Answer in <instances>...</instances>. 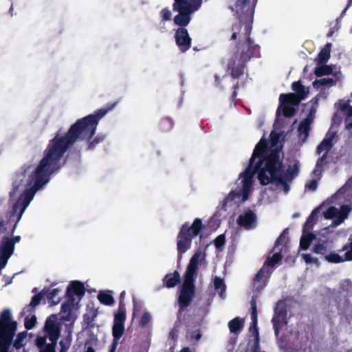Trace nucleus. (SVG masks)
I'll return each mask as SVG.
<instances>
[{"mask_svg":"<svg viewBox=\"0 0 352 352\" xmlns=\"http://www.w3.org/2000/svg\"><path fill=\"white\" fill-rule=\"evenodd\" d=\"M77 131L74 127L72 128L65 137L56 136L49 141L44 150L43 157L27 180V186L29 188L23 190L13 206L12 209L16 212L20 207L19 215L21 217L33 199L36 192L48 183L50 176L63 166L65 163V160L62 162L63 158L67 152V148L72 144L78 135Z\"/></svg>","mask_w":352,"mask_h":352,"instance_id":"nucleus-1","label":"nucleus"},{"mask_svg":"<svg viewBox=\"0 0 352 352\" xmlns=\"http://www.w3.org/2000/svg\"><path fill=\"white\" fill-rule=\"evenodd\" d=\"M281 148H274L268 150V144L267 140L263 137L255 146L251 158L250 159L249 165L245 170L241 173L240 176L243 177V188L242 190H231L223 200V206L233 201L236 198L242 196V201H245L248 199V195L252 184V178L255 174L258 176L265 170L267 160L272 153L277 152L278 161H283L280 158Z\"/></svg>","mask_w":352,"mask_h":352,"instance_id":"nucleus-2","label":"nucleus"},{"mask_svg":"<svg viewBox=\"0 0 352 352\" xmlns=\"http://www.w3.org/2000/svg\"><path fill=\"white\" fill-rule=\"evenodd\" d=\"M116 103L108 104L105 107L97 109L94 113L89 114L82 118L78 119L73 124H72L68 131L64 134L60 135L58 132L55 135L54 138L65 137L72 128H75L78 133L76 139L69 145L67 148V151L72 148L78 140H85L88 142L87 150H93L97 144L102 142L104 140L105 136L100 134L97 135L93 140V137L96 133L97 126L99 121L109 111L113 109L116 106Z\"/></svg>","mask_w":352,"mask_h":352,"instance_id":"nucleus-3","label":"nucleus"},{"mask_svg":"<svg viewBox=\"0 0 352 352\" xmlns=\"http://www.w3.org/2000/svg\"><path fill=\"white\" fill-rule=\"evenodd\" d=\"M202 0H174L173 10L178 14L174 17L173 22L179 26L175 32V40L179 50L182 53L187 52L192 45V38L185 28L191 20V15L199 10Z\"/></svg>","mask_w":352,"mask_h":352,"instance_id":"nucleus-4","label":"nucleus"},{"mask_svg":"<svg viewBox=\"0 0 352 352\" xmlns=\"http://www.w3.org/2000/svg\"><path fill=\"white\" fill-rule=\"evenodd\" d=\"M250 0H236L234 8L230 6L232 11H235L239 21L232 26V34L231 40L235 41L239 38L236 45V50H239V45L252 43V46L258 47L260 52V46L256 44L250 38L254 19V6H250Z\"/></svg>","mask_w":352,"mask_h":352,"instance_id":"nucleus-5","label":"nucleus"},{"mask_svg":"<svg viewBox=\"0 0 352 352\" xmlns=\"http://www.w3.org/2000/svg\"><path fill=\"white\" fill-rule=\"evenodd\" d=\"M201 252H195L190 259L184 274V282L181 286L178 297L179 310L177 319H181L182 314L190 305L195 296V282L198 274L199 261Z\"/></svg>","mask_w":352,"mask_h":352,"instance_id":"nucleus-6","label":"nucleus"},{"mask_svg":"<svg viewBox=\"0 0 352 352\" xmlns=\"http://www.w3.org/2000/svg\"><path fill=\"white\" fill-rule=\"evenodd\" d=\"M284 170L285 166L283 161H278L277 152H274L267 160L265 170L257 177L263 186L274 182L282 186L285 192H288L290 188L289 182L292 181L283 177Z\"/></svg>","mask_w":352,"mask_h":352,"instance_id":"nucleus-7","label":"nucleus"},{"mask_svg":"<svg viewBox=\"0 0 352 352\" xmlns=\"http://www.w3.org/2000/svg\"><path fill=\"white\" fill-rule=\"evenodd\" d=\"M252 43L239 45V50H236L228 63V69L230 70L232 78L238 79L244 74L245 63L252 58L260 57L258 47L252 46Z\"/></svg>","mask_w":352,"mask_h":352,"instance_id":"nucleus-8","label":"nucleus"},{"mask_svg":"<svg viewBox=\"0 0 352 352\" xmlns=\"http://www.w3.org/2000/svg\"><path fill=\"white\" fill-rule=\"evenodd\" d=\"M204 227L202 220L199 218H196L190 226L186 223L180 227L177 236V250L179 259H181L182 254L191 248L194 237L199 236L200 239L201 238V232Z\"/></svg>","mask_w":352,"mask_h":352,"instance_id":"nucleus-9","label":"nucleus"},{"mask_svg":"<svg viewBox=\"0 0 352 352\" xmlns=\"http://www.w3.org/2000/svg\"><path fill=\"white\" fill-rule=\"evenodd\" d=\"M16 327V322L11 320L10 311L4 309L0 316V352H11L10 347Z\"/></svg>","mask_w":352,"mask_h":352,"instance_id":"nucleus-10","label":"nucleus"},{"mask_svg":"<svg viewBox=\"0 0 352 352\" xmlns=\"http://www.w3.org/2000/svg\"><path fill=\"white\" fill-rule=\"evenodd\" d=\"M283 258L280 252L274 253L272 257L268 256L264 263L263 267L257 272L253 280L254 287L258 292L262 290L266 285L272 272V270H269L267 267H273L278 263Z\"/></svg>","mask_w":352,"mask_h":352,"instance_id":"nucleus-11","label":"nucleus"},{"mask_svg":"<svg viewBox=\"0 0 352 352\" xmlns=\"http://www.w3.org/2000/svg\"><path fill=\"white\" fill-rule=\"evenodd\" d=\"M56 320V316L55 315H51L47 318L44 329L51 343L47 344V346L39 352H56V346L60 336V329Z\"/></svg>","mask_w":352,"mask_h":352,"instance_id":"nucleus-12","label":"nucleus"},{"mask_svg":"<svg viewBox=\"0 0 352 352\" xmlns=\"http://www.w3.org/2000/svg\"><path fill=\"white\" fill-rule=\"evenodd\" d=\"M33 164H23L14 174L12 182V189L10 192V196L14 197L22 189L27 186V180L32 172L34 171Z\"/></svg>","mask_w":352,"mask_h":352,"instance_id":"nucleus-13","label":"nucleus"},{"mask_svg":"<svg viewBox=\"0 0 352 352\" xmlns=\"http://www.w3.org/2000/svg\"><path fill=\"white\" fill-rule=\"evenodd\" d=\"M126 320V309L118 308L114 314L112 335L113 338L111 349L109 352H114L118 341L124 332V322Z\"/></svg>","mask_w":352,"mask_h":352,"instance_id":"nucleus-14","label":"nucleus"},{"mask_svg":"<svg viewBox=\"0 0 352 352\" xmlns=\"http://www.w3.org/2000/svg\"><path fill=\"white\" fill-rule=\"evenodd\" d=\"M16 212L6 211L5 212H0V235L3 234H7L8 235H13L17 224L21 219V217L18 215L16 220H13L12 218L14 216Z\"/></svg>","mask_w":352,"mask_h":352,"instance_id":"nucleus-15","label":"nucleus"},{"mask_svg":"<svg viewBox=\"0 0 352 352\" xmlns=\"http://www.w3.org/2000/svg\"><path fill=\"white\" fill-rule=\"evenodd\" d=\"M21 239V236H4L0 241V253H3L8 257L14 254L15 244Z\"/></svg>","mask_w":352,"mask_h":352,"instance_id":"nucleus-16","label":"nucleus"},{"mask_svg":"<svg viewBox=\"0 0 352 352\" xmlns=\"http://www.w3.org/2000/svg\"><path fill=\"white\" fill-rule=\"evenodd\" d=\"M236 223L239 226L246 230L252 229L256 225V215L248 208L238 217Z\"/></svg>","mask_w":352,"mask_h":352,"instance_id":"nucleus-17","label":"nucleus"},{"mask_svg":"<svg viewBox=\"0 0 352 352\" xmlns=\"http://www.w3.org/2000/svg\"><path fill=\"white\" fill-rule=\"evenodd\" d=\"M257 296H252L250 300L251 306V325L250 331L252 332L254 337V340L260 339L259 331L258 327V310H257Z\"/></svg>","mask_w":352,"mask_h":352,"instance_id":"nucleus-18","label":"nucleus"},{"mask_svg":"<svg viewBox=\"0 0 352 352\" xmlns=\"http://www.w3.org/2000/svg\"><path fill=\"white\" fill-rule=\"evenodd\" d=\"M85 294L84 284L79 280H73L67 287L66 296L69 302L72 303L74 296L82 297Z\"/></svg>","mask_w":352,"mask_h":352,"instance_id":"nucleus-19","label":"nucleus"},{"mask_svg":"<svg viewBox=\"0 0 352 352\" xmlns=\"http://www.w3.org/2000/svg\"><path fill=\"white\" fill-rule=\"evenodd\" d=\"M336 137V131H331L329 130L322 140V141L320 143V144L317 146V153L318 154L321 153L322 151H325V152L328 153L331 148L333 146V140Z\"/></svg>","mask_w":352,"mask_h":352,"instance_id":"nucleus-20","label":"nucleus"},{"mask_svg":"<svg viewBox=\"0 0 352 352\" xmlns=\"http://www.w3.org/2000/svg\"><path fill=\"white\" fill-rule=\"evenodd\" d=\"M98 314V308L95 307L93 302L87 306V313L83 315L84 321L91 327H94V322Z\"/></svg>","mask_w":352,"mask_h":352,"instance_id":"nucleus-21","label":"nucleus"},{"mask_svg":"<svg viewBox=\"0 0 352 352\" xmlns=\"http://www.w3.org/2000/svg\"><path fill=\"white\" fill-rule=\"evenodd\" d=\"M163 285L167 288H173L181 283V277L178 271L165 275L163 278Z\"/></svg>","mask_w":352,"mask_h":352,"instance_id":"nucleus-22","label":"nucleus"},{"mask_svg":"<svg viewBox=\"0 0 352 352\" xmlns=\"http://www.w3.org/2000/svg\"><path fill=\"white\" fill-rule=\"evenodd\" d=\"M302 100L294 93L281 94L279 96V101L281 105H297Z\"/></svg>","mask_w":352,"mask_h":352,"instance_id":"nucleus-23","label":"nucleus"},{"mask_svg":"<svg viewBox=\"0 0 352 352\" xmlns=\"http://www.w3.org/2000/svg\"><path fill=\"white\" fill-rule=\"evenodd\" d=\"M332 44L327 43L324 47L320 51L316 58L318 65L326 64L331 57V50Z\"/></svg>","mask_w":352,"mask_h":352,"instance_id":"nucleus-24","label":"nucleus"},{"mask_svg":"<svg viewBox=\"0 0 352 352\" xmlns=\"http://www.w3.org/2000/svg\"><path fill=\"white\" fill-rule=\"evenodd\" d=\"M311 124L307 122L304 120H302L298 126V135L299 139L302 142H305L307 141L309 133L311 131Z\"/></svg>","mask_w":352,"mask_h":352,"instance_id":"nucleus-25","label":"nucleus"},{"mask_svg":"<svg viewBox=\"0 0 352 352\" xmlns=\"http://www.w3.org/2000/svg\"><path fill=\"white\" fill-rule=\"evenodd\" d=\"M244 327L243 319L236 317L228 322L230 331L235 335H239Z\"/></svg>","mask_w":352,"mask_h":352,"instance_id":"nucleus-26","label":"nucleus"},{"mask_svg":"<svg viewBox=\"0 0 352 352\" xmlns=\"http://www.w3.org/2000/svg\"><path fill=\"white\" fill-rule=\"evenodd\" d=\"M328 242L327 241H320L316 243L312 248V252L316 254L324 256L325 258L330 251Z\"/></svg>","mask_w":352,"mask_h":352,"instance_id":"nucleus-27","label":"nucleus"},{"mask_svg":"<svg viewBox=\"0 0 352 352\" xmlns=\"http://www.w3.org/2000/svg\"><path fill=\"white\" fill-rule=\"evenodd\" d=\"M299 173V163L298 161L296 160L292 165H289L285 175H283V177L292 181L295 177L298 176Z\"/></svg>","mask_w":352,"mask_h":352,"instance_id":"nucleus-28","label":"nucleus"},{"mask_svg":"<svg viewBox=\"0 0 352 352\" xmlns=\"http://www.w3.org/2000/svg\"><path fill=\"white\" fill-rule=\"evenodd\" d=\"M98 299L101 304L107 306L112 305L115 302L110 290L100 291L98 294Z\"/></svg>","mask_w":352,"mask_h":352,"instance_id":"nucleus-29","label":"nucleus"},{"mask_svg":"<svg viewBox=\"0 0 352 352\" xmlns=\"http://www.w3.org/2000/svg\"><path fill=\"white\" fill-rule=\"evenodd\" d=\"M43 297V294L41 292L34 295L32 297L30 304L23 308V314H27V313L31 314L34 311V309L38 305L40 304Z\"/></svg>","mask_w":352,"mask_h":352,"instance_id":"nucleus-30","label":"nucleus"},{"mask_svg":"<svg viewBox=\"0 0 352 352\" xmlns=\"http://www.w3.org/2000/svg\"><path fill=\"white\" fill-rule=\"evenodd\" d=\"M60 318L64 321L74 320V317L72 314V309L69 302H64L62 304L60 309Z\"/></svg>","mask_w":352,"mask_h":352,"instance_id":"nucleus-31","label":"nucleus"},{"mask_svg":"<svg viewBox=\"0 0 352 352\" xmlns=\"http://www.w3.org/2000/svg\"><path fill=\"white\" fill-rule=\"evenodd\" d=\"M316 239V235L312 232H303L300 240V247L303 250L309 249L313 240Z\"/></svg>","mask_w":352,"mask_h":352,"instance_id":"nucleus-32","label":"nucleus"},{"mask_svg":"<svg viewBox=\"0 0 352 352\" xmlns=\"http://www.w3.org/2000/svg\"><path fill=\"white\" fill-rule=\"evenodd\" d=\"M273 328L276 336H278L280 330L283 328L284 324H287V318L285 316H278L274 315L272 319Z\"/></svg>","mask_w":352,"mask_h":352,"instance_id":"nucleus-33","label":"nucleus"},{"mask_svg":"<svg viewBox=\"0 0 352 352\" xmlns=\"http://www.w3.org/2000/svg\"><path fill=\"white\" fill-rule=\"evenodd\" d=\"M333 67L327 65H318L315 68L314 74L318 77H321L325 75H330L333 73Z\"/></svg>","mask_w":352,"mask_h":352,"instance_id":"nucleus-34","label":"nucleus"},{"mask_svg":"<svg viewBox=\"0 0 352 352\" xmlns=\"http://www.w3.org/2000/svg\"><path fill=\"white\" fill-rule=\"evenodd\" d=\"M292 87V89L296 92V95L298 96L301 99L304 100L307 97L308 91L305 90V87L300 81L294 82Z\"/></svg>","mask_w":352,"mask_h":352,"instance_id":"nucleus-35","label":"nucleus"},{"mask_svg":"<svg viewBox=\"0 0 352 352\" xmlns=\"http://www.w3.org/2000/svg\"><path fill=\"white\" fill-rule=\"evenodd\" d=\"M214 287L216 291L219 292L220 297L224 298L226 286L223 279L220 277L215 276L214 278Z\"/></svg>","mask_w":352,"mask_h":352,"instance_id":"nucleus-36","label":"nucleus"},{"mask_svg":"<svg viewBox=\"0 0 352 352\" xmlns=\"http://www.w3.org/2000/svg\"><path fill=\"white\" fill-rule=\"evenodd\" d=\"M336 84V80L331 78H324L318 80H315L313 82V86L316 88H319L322 86L331 87Z\"/></svg>","mask_w":352,"mask_h":352,"instance_id":"nucleus-37","label":"nucleus"},{"mask_svg":"<svg viewBox=\"0 0 352 352\" xmlns=\"http://www.w3.org/2000/svg\"><path fill=\"white\" fill-rule=\"evenodd\" d=\"M324 259L329 263H340L346 261V254H344V257L340 256L336 252H330L326 255Z\"/></svg>","mask_w":352,"mask_h":352,"instance_id":"nucleus-38","label":"nucleus"},{"mask_svg":"<svg viewBox=\"0 0 352 352\" xmlns=\"http://www.w3.org/2000/svg\"><path fill=\"white\" fill-rule=\"evenodd\" d=\"M340 251H346L345 252L346 261H352V234L349 236L347 243Z\"/></svg>","mask_w":352,"mask_h":352,"instance_id":"nucleus-39","label":"nucleus"},{"mask_svg":"<svg viewBox=\"0 0 352 352\" xmlns=\"http://www.w3.org/2000/svg\"><path fill=\"white\" fill-rule=\"evenodd\" d=\"M173 122L169 118H162L159 123V127L162 131H170L173 128Z\"/></svg>","mask_w":352,"mask_h":352,"instance_id":"nucleus-40","label":"nucleus"},{"mask_svg":"<svg viewBox=\"0 0 352 352\" xmlns=\"http://www.w3.org/2000/svg\"><path fill=\"white\" fill-rule=\"evenodd\" d=\"M72 342V335L69 333L67 336L63 338L59 342L60 349V352H67L70 347Z\"/></svg>","mask_w":352,"mask_h":352,"instance_id":"nucleus-41","label":"nucleus"},{"mask_svg":"<svg viewBox=\"0 0 352 352\" xmlns=\"http://www.w3.org/2000/svg\"><path fill=\"white\" fill-rule=\"evenodd\" d=\"M27 336L26 331H23L17 334L16 338L13 343V346L16 349H20L24 344L23 341Z\"/></svg>","mask_w":352,"mask_h":352,"instance_id":"nucleus-42","label":"nucleus"},{"mask_svg":"<svg viewBox=\"0 0 352 352\" xmlns=\"http://www.w3.org/2000/svg\"><path fill=\"white\" fill-rule=\"evenodd\" d=\"M274 315L278 316H287L286 307L281 301H278L276 304V307L274 308Z\"/></svg>","mask_w":352,"mask_h":352,"instance_id":"nucleus-43","label":"nucleus"},{"mask_svg":"<svg viewBox=\"0 0 352 352\" xmlns=\"http://www.w3.org/2000/svg\"><path fill=\"white\" fill-rule=\"evenodd\" d=\"M60 289L59 288H54L51 290L50 292L47 294V299L49 302H52L53 305H57L59 303L60 299L58 298L57 300H55V298L60 293Z\"/></svg>","mask_w":352,"mask_h":352,"instance_id":"nucleus-44","label":"nucleus"},{"mask_svg":"<svg viewBox=\"0 0 352 352\" xmlns=\"http://www.w3.org/2000/svg\"><path fill=\"white\" fill-rule=\"evenodd\" d=\"M338 213L339 211L336 207L331 206L324 212V217L326 219H331L337 217Z\"/></svg>","mask_w":352,"mask_h":352,"instance_id":"nucleus-45","label":"nucleus"},{"mask_svg":"<svg viewBox=\"0 0 352 352\" xmlns=\"http://www.w3.org/2000/svg\"><path fill=\"white\" fill-rule=\"evenodd\" d=\"M36 324V317L33 315L30 318L26 317L25 318V327L27 330H30L34 328Z\"/></svg>","mask_w":352,"mask_h":352,"instance_id":"nucleus-46","label":"nucleus"},{"mask_svg":"<svg viewBox=\"0 0 352 352\" xmlns=\"http://www.w3.org/2000/svg\"><path fill=\"white\" fill-rule=\"evenodd\" d=\"M320 208H316L312 210L309 216L307 219V224L309 223H313L316 224L318 221V213L319 212Z\"/></svg>","mask_w":352,"mask_h":352,"instance_id":"nucleus-47","label":"nucleus"},{"mask_svg":"<svg viewBox=\"0 0 352 352\" xmlns=\"http://www.w3.org/2000/svg\"><path fill=\"white\" fill-rule=\"evenodd\" d=\"M283 113L285 117L290 118L295 114V109L288 104L283 105Z\"/></svg>","mask_w":352,"mask_h":352,"instance_id":"nucleus-48","label":"nucleus"},{"mask_svg":"<svg viewBox=\"0 0 352 352\" xmlns=\"http://www.w3.org/2000/svg\"><path fill=\"white\" fill-rule=\"evenodd\" d=\"M160 16L164 21H169L171 19L172 13L168 8H165L161 10Z\"/></svg>","mask_w":352,"mask_h":352,"instance_id":"nucleus-49","label":"nucleus"},{"mask_svg":"<svg viewBox=\"0 0 352 352\" xmlns=\"http://www.w3.org/2000/svg\"><path fill=\"white\" fill-rule=\"evenodd\" d=\"M36 345L40 349V351L43 349L46 344V337L45 336H38L36 338Z\"/></svg>","mask_w":352,"mask_h":352,"instance_id":"nucleus-50","label":"nucleus"},{"mask_svg":"<svg viewBox=\"0 0 352 352\" xmlns=\"http://www.w3.org/2000/svg\"><path fill=\"white\" fill-rule=\"evenodd\" d=\"M226 242V239L224 234L219 235L214 240V243L217 248H220L223 245H224Z\"/></svg>","mask_w":352,"mask_h":352,"instance_id":"nucleus-51","label":"nucleus"},{"mask_svg":"<svg viewBox=\"0 0 352 352\" xmlns=\"http://www.w3.org/2000/svg\"><path fill=\"white\" fill-rule=\"evenodd\" d=\"M151 315L148 312H145L142 316L141 317L140 321V325L141 327H145L148 324V322L151 320Z\"/></svg>","mask_w":352,"mask_h":352,"instance_id":"nucleus-52","label":"nucleus"},{"mask_svg":"<svg viewBox=\"0 0 352 352\" xmlns=\"http://www.w3.org/2000/svg\"><path fill=\"white\" fill-rule=\"evenodd\" d=\"M316 112V109L314 107H311L310 109L308 115L307 116V117L305 119H303L302 120L312 124V123L314 120V118H315Z\"/></svg>","mask_w":352,"mask_h":352,"instance_id":"nucleus-53","label":"nucleus"},{"mask_svg":"<svg viewBox=\"0 0 352 352\" xmlns=\"http://www.w3.org/2000/svg\"><path fill=\"white\" fill-rule=\"evenodd\" d=\"M327 157V153L325 152L323 154V155L318 160L316 164V168L314 171V173H316V171L319 170V169L322 166L323 162L326 160Z\"/></svg>","mask_w":352,"mask_h":352,"instance_id":"nucleus-54","label":"nucleus"},{"mask_svg":"<svg viewBox=\"0 0 352 352\" xmlns=\"http://www.w3.org/2000/svg\"><path fill=\"white\" fill-rule=\"evenodd\" d=\"M327 157V153L325 152L323 154V155L318 160L316 164V168L314 171V173H316V171L319 170V169L322 166L323 162L326 160Z\"/></svg>","mask_w":352,"mask_h":352,"instance_id":"nucleus-55","label":"nucleus"},{"mask_svg":"<svg viewBox=\"0 0 352 352\" xmlns=\"http://www.w3.org/2000/svg\"><path fill=\"white\" fill-rule=\"evenodd\" d=\"M271 137V145L272 146H274L277 144L278 142L280 139V134L275 133L274 131H272L270 133Z\"/></svg>","mask_w":352,"mask_h":352,"instance_id":"nucleus-56","label":"nucleus"},{"mask_svg":"<svg viewBox=\"0 0 352 352\" xmlns=\"http://www.w3.org/2000/svg\"><path fill=\"white\" fill-rule=\"evenodd\" d=\"M318 187V182L316 179L309 180L308 183L306 184L305 188L311 191H314L316 190Z\"/></svg>","mask_w":352,"mask_h":352,"instance_id":"nucleus-57","label":"nucleus"},{"mask_svg":"<svg viewBox=\"0 0 352 352\" xmlns=\"http://www.w3.org/2000/svg\"><path fill=\"white\" fill-rule=\"evenodd\" d=\"M303 258L307 263H317L318 262V258L312 257L309 254H303Z\"/></svg>","mask_w":352,"mask_h":352,"instance_id":"nucleus-58","label":"nucleus"},{"mask_svg":"<svg viewBox=\"0 0 352 352\" xmlns=\"http://www.w3.org/2000/svg\"><path fill=\"white\" fill-rule=\"evenodd\" d=\"M351 287V282L349 280H344L340 285V289L344 292H348L349 287Z\"/></svg>","mask_w":352,"mask_h":352,"instance_id":"nucleus-59","label":"nucleus"},{"mask_svg":"<svg viewBox=\"0 0 352 352\" xmlns=\"http://www.w3.org/2000/svg\"><path fill=\"white\" fill-rule=\"evenodd\" d=\"M125 295H126V292H125V291H122V292L120 293V298H119V305H118V308L126 309V308H125V304H124V302Z\"/></svg>","mask_w":352,"mask_h":352,"instance_id":"nucleus-60","label":"nucleus"},{"mask_svg":"<svg viewBox=\"0 0 352 352\" xmlns=\"http://www.w3.org/2000/svg\"><path fill=\"white\" fill-rule=\"evenodd\" d=\"M342 122V118L338 113H335L332 117V124L340 125Z\"/></svg>","mask_w":352,"mask_h":352,"instance_id":"nucleus-61","label":"nucleus"},{"mask_svg":"<svg viewBox=\"0 0 352 352\" xmlns=\"http://www.w3.org/2000/svg\"><path fill=\"white\" fill-rule=\"evenodd\" d=\"M314 224L313 223H309L307 224V221L303 224L302 232H310V231L313 229Z\"/></svg>","mask_w":352,"mask_h":352,"instance_id":"nucleus-62","label":"nucleus"},{"mask_svg":"<svg viewBox=\"0 0 352 352\" xmlns=\"http://www.w3.org/2000/svg\"><path fill=\"white\" fill-rule=\"evenodd\" d=\"M287 233V230L285 229L275 242V245L277 246L282 243V241L285 238V234Z\"/></svg>","mask_w":352,"mask_h":352,"instance_id":"nucleus-63","label":"nucleus"},{"mask_svg":"<svg viewBox=\"0 0 352 352\" xmlns=\"http://www.w3.org/2000/svg\"><path fill=\"white\" fill-rule=\"evenodd\" d=\"M260 349V339L254 340V344L252 347V352H259Z\"/></svg>","mask_w":352,"mask_h":352,"instance_id":"nucleus-64","label":"nucleus"}]
</instances>
